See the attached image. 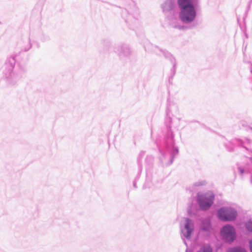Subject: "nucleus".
I'll return each instance as SVG.
<instances>
[{
	"instance_id": "1",
	"label": "nucleus",
	"mask_w": 252,
	"mask_h": 252,
	"mask_svg": "<svg viewBox=\"0 0 252 252\" xmlns=\"http://www.w3.org/2000/svg\"><path fill=\"white\" fill-rule=\"evenodd\" d=\"M215 196L211 191H208L204 194L198 195V202L200 208L206 210L210 207L213 203Z\"/></svg>"
},
{
	"instance_id": "2",
	"label": "nucleus",
	"mask_w": 252,
	"mask_h": 252,
	"mask_svg": "<svg viewBox=\"0 0 252 252\" xmlns=\"http://www.w3.org/2000/svg\"><path fill=\"white\" fill-rule=\"evenodd\" d=\"M180 18L184 22L189 23L194 20L196 16V12L194 7L181 8Z\"/></svg>"
},
{
	"instance_id": "3",
	"label": "nucleus",
	"mask_w": 252,
	"mask_h": 252,
	"mask_svg": "<svg viewBox=\"0 0 252 252\" xmlns=\"http://www.w3.org/2000/svg\"><path fill=\"white\" fill-rule=\"evenodd\" d=\"M218 215L222 220H232L237 216L236 211L232 208H221L218 211Z\"/></svg>"
},
{
	"instance_id": "4",
	"label": "nucleus",
	"mask_w": 252,
	"mask_h": 252,
	"mask_svg": "<svg viewBox=\"0 0 252 252\" xmlns=\"http://www.w3.org/2000/svg\"><path fill=\"white\" fill-rule=\"evenodd\" d=\"M222 237L228 242H232L236 237L235 231L231 225L224 226L221 230Z\"/></svg>"
},
{
	"instance_id": "5",
	"label": "nucleus",
	"mask_w": 252,
	"mask_h": 252,
	"mask_svg": "<svg viewBox=\"0 0 252 252\" xmlns=\"http://www.w3.org/2000/svg\"><path fill=\"white\" fill-rule=\"evenodd\" d=\"M193 231V224L191 220L189 219L186 220V223L185 228L183 230L184 235L186 238L190 237L191 234Z\"/></svg>"
},
{
	"instance_id": "6",
	"label": "nucleus",
	"mask_w": 252,
	"mask_h": 252,
	"mask_svg": "<svg viewBox=\"0 0 252 252\" xmlns=\"http://www.w3.org/2000/svg\"><path fill=\"white\" fill-rule=\"evenodd\" d=\"M196 0H178V4L180 8L194 7L193 2Z\"/></svg>"
},
{
	"instance_id": "7",
	"label": "nucleus",
	"mask_w": 252,
	"mask_h": 252,
	"mask_svg": "<svg viewBox=\"0 0 252 252\" xmlns=\"http://www.w3.org/2000/svg\"><path fill=\"white\" fill-rule=\"evenodd\" d=\"M198 252H212V249L209 245H205L201 247Z\"/></svg>"
},
{
	"instance_id": "8",
	"label": "nucleus",
	"mask_w": 252,
	"mask_h": 252,
	"mask_svg": "<svg viewBox=\"0 0 252 252\" xmlns=\"http://www.w3.org/2000/svg\"><path fill=\"white\" fill-rule=\"evenodd\" d=\"M246 227L250 231H252V222L249 221L246 223Z\"/></svg>"
},
{
	"instance_id": "9",
	"label": "nucleus",
	"mask_w": 252,
	"mask_h": 252,
	"mask_svg": "<svg viewBox=\"0 0 252 252\" xmlns=\"http://www.w3.org/2000/svg\"><path fill=\"white\" fill-rule=\"evenodd\" d=\"M231 252H244L243 250H240L239 248H236L231 250Z\"/></svg>"
},
{
	"instance_id": "10",
	"label": "nucleus",
	"mask_w": 252,
	"mask_h": 252,
	"mask_svg": "<svg viewBox=\"0 0 252 252\" xmlns=\"http://www.w3.org/2000/svg\"><path fill=\"white\" fill-rule=\"evenodd\" d=\"M249 245H250L251 251L252 252V240H251L249 242Z\"/></svg>"
}]
</instances>
